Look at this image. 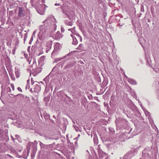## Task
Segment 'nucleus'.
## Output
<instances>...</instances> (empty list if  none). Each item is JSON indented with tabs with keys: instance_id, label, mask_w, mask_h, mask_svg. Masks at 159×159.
<instances>
[{
	"instance_id": "f257e3e1",
	"label": "nucleus",
	"mask_w": 159,
	"mask_h": 159,
	"mask_svg": "<svg viewBox=\"0 0 159 159\" xmlns=\"http://www.w3.org/2000/svg\"><path fill=\"white\" fill-rule=\"evenodd\" d=\"M71 36L73 39V41L72 42V44L74 45H76L78 44V39H80V41L81 42L82 40V37L80 35H76V36L74 35L73 34L70 35Z\"/></svg>"
},
{
	"instance_id": "f03ea898",
	"label": "nucleus",
	"mask_w": 159,
	"mask_h": 159,
	"mask_svg": "<svg viewBox=\"0 0 159 159\" xmlns=\"http://www.w3.org/2000/svg\"><path fill=\"white\" fill-rule=\"evenodd\" d=\"M18 15L20 17H22L25 16L24 11L22 7H19Z\"/></svg>"
},
{
	"instance_id": "7ed1b4c3",
	"label": "nucleus",
	"mask_w": 159,
	"mask_h": 159,
	"mask_svg": "<svg viewBox=\"0 0 159 159\" xmlns=\"http://www.w3.org/2000/svg\"><path fill=\"white\" fill-rule=\"evenodd\" d=\"M20 70L18 68H15V73L16 76V78H19L20 76Z\"/></svg>"
},
{
	"instance_id": "20e7f679",
	"label": "nucleus",
	"mask_w": 159,
	"mask_h": 159,
	"mask_svg": "<svg viewBox=\"0 0 159 159\" xmlns=\"http://www.w3.org/2000/svg\"><path fill=\"white\" fill-rule=\"evenodd\" d=\"M60 44L58 43H57L55 44L54 46V49L53 52V53L56 52L57 51L60 49Z\"/></svg>"
},
{
	"instance_id": "39448f33",
	"label": "nucleus",
	"mask_w": 159,
	"mask_h": 159,
	"mask_svg": "<svg viewBox=\"0 0 159 159\" xmlns=\"http://www.w3.org/2000/svg\"><path fill=\"white\" fill-rule=\"evenodd\" d=\"M61 37V35L60 32L58 31L56 34L55 39H58Z\"/></svg>"
},
{
	"instance_id": "423d86ee",
	"label": "nucleus",
	"mask_w": 159,
	"mask_h": 159,
	"mask_svg": "<svg viewBox=\"0 0 159 159\" xmlns=\"http://www.w3.org/2000/svg\"><path fill=\"white\" fill-rule=\"evenodd\" d=\"M107 83L108 80H103L102 84V86L103 87H104L107 85Z\"/></svg>"
},
{
	"instance_id": "0eeeda50",
	"label": "nucleus",
	"mask_w": 159,
	"mask_h": 159,
	"mask_svg": "<svg viewBox=\"0 0 159 159\" xmlns=\"http://www.w3.org/2000/svg\"><path fill=\"white\" fill-rule=\"evenodd\" d=\"M30 82H31V84L32 85H33L35 82H37L36 81H34V80H27V82L28 84H29L30 83Z\"/></svg>"
},
{
	"instance_id": "6e6552de",
	"label": "nucleus",
	"mask_w": 159,
	"mask_h": 159,
	"mask_svg": "<svg viewBox=\"0 0 159 159\" xmlns=\"http://www.w3.org/2000/svg\"><path fill=\"white\" fill-rule=\"evenodd\" d=\"M128 82L131 84H135L136 82L134 80H127Z\"/></svg>"
},
{
	"instance_id": "1a4fd4ad",
	"label": "nucleus",
	"mask_w": 159,
	"mask_h": 159,
	"mask_svg": "<svg viewBox=\"0 0 159 159\" xmlns=\"http://www.w3.org/2000/svg\"><path fill=\"white\" fill-rule=\"evenodd\" d=\"M82 44H80L79 47L77 48V49L79 50H81L82 49Z\"/></svg>"
},
{
	"instance_id": "9d476101",
	"label": "nucleus",
	"mask_w": 159,
	"mask_h": 159,
	"mask_svg": "<svg viewBox=\"0 0 159 159\" xmlns=\"http://www.w3.org/2000/svg\"><path fill=\"white\" fill-rule=\"evenodd\" d=\"M11 88H12L13 90L14 91L15 90V87H14V85L13 84H11Z\"/></svg>"
},
{
	"instance_id": "9b49d317",
	"label": "nucleus",
	"mask_w": 159,
	"mask_h": 159,
	"mask_svg": "<svg viewBox=\"0 0 159 159\" xmlns=\"http://www.w3.org/2000/svg\"><path fill=\"white\" fill-rule=\"evenodd\" d=\"M18 90L20 92H22V90L21 89V88L20 87H18Z\"/></svg>"
},
{
	"instance_id": "f8f14e48",
	"label": "nucleus",
	"mask_w": 159,
	"mask_h": 159,
	"mask_svg": "<svg viewBox=\"0 0 159 159\" xmlns=\"http://www.w3.org/2000/svg\"><path fill=\"white\" fill-rule=\"evenodd\" d=\"M31 2H32V4H33V2L34 1V0H31Z\"/></svg>"
},
{
	"instance_id": "ddd939ff",
	"label": "nucleus",
	"mask_w": 159,
	"mask_h": 159,
	"mask_svg": "<svg viewBox=\"0 0 159 159\" xmlns=\"http://www.w3.org/2000/svg\"><path fill=\"white\" fill-rule=\"evenodd\" d=\"M48 79V77L47 76V77H46L45 78V79L44 80H45V79Z\"/></svg>"
}]
</instances>
